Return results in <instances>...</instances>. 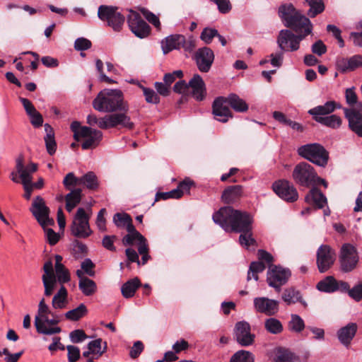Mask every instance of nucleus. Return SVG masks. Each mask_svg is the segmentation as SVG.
Instances as JSON below:
<instances>
[{
    "instance_id": "obj_12",
    "label": "nucleus",
    "mask_w": 362,
    "mask_h": 362,
    "mask_svg": "<svg viewBox=\"0 0 362 362\" xmlns=\"http://www.w3.org/2000/svg\"><path fill=\"white\" fill-rule=\"evenodd\" d=\"M336 259L334 250L328 245H321L316 253V264L320 273L328 271Z\"/></svg>"
},
{
    "instance_id": "obj_9",
    "label": "nucleus",
    "mask_w": 362,
    "mask_h": 362,
    "mask_svg": "<svg viewBox=\"0 0 362 362\" xmlns=\"http://www.w3.org/2000/svg\"><path fill=\"white\" fill-rule=\"evenodd\" d=\"M292 176L297 184L303 187H309L315 184L317 173L309 163L301 162L294 168Z\"/></svg>"
},
{
    "instance_id": "obj_61",
    "label": "nucleus",
    "mask_w": 362,
    "mask_h": 362,
    "mask_svg": "<svg viewBox=\"0 0 362 362\" xmlns=\"http://www.w3.org/2000/svg\"><path fill=\"white\" fill-rule=\"evenodd\" d=\"M91 47V42L84 37H78L75 40L74 48L78 51L87 50Z\"/></svg>"
},
{
    "instance_id": "obj_63",
    "label": "nucleus",
    "mask_w": 362,
    "mask_h": 362,
    "mask_svg": "<svg viewBox=\"0 0 362 362\" xmlns=\"http://www.w3.org/2000/svg\"><path fill=\"white\" fill-rule=\"evenodd\" d=\"M183 76V73L181 70H177L172 73L165 74L163 77V81L165 84H167L169 87L175 81L177 78H182Z\"/></svg>"
},
{
    "instance_id": "obj_56",
    "label": "nucleus",
    "mask_w": 362,
    "mask_h": 362,
    "mask_svg": "<svg viewBox=\"0 0 362 362\" xmlns=\"http://www.w3.org/2000/svg\"><path fill=\"white\" fill-rule=\"evenodd\" d=\"M56 279L60 284H63L70 281V274L67 269L64 265H62L61 269L56 268Z\"/></svg>"
},
{
    "instance_id": "obj_44",
    "label": "nucleus",
    "mask_w": 362,
    "mask_h": 362,
    "mask_svg": "<svg viewBox=\"0 0 362 362\" xmlns=\"http://www.w3.org/2000/svg\"><path fill=\"white\" fill-rule=\"evenodd\" d=\"M317 122L332 129H337L341 126V119L336 115H331L329 116L319 117V119H317Z\"/></svg>"
},
{
    "instance_id": "obj_55",
    "label": "nucleus",
    "mask_w": 362,
    "mask_h": 362,
    "mask_svg": "<svg viewBox=\"0 0 362 362\" xmlns=\"http://www.w3.org/2000/svg\"><path fill=\"white\" fill-rule=\"evenodd\" d=\"M145 100L148 103L158 104L160 102V98L158 94L151 88L142 87Z\"/></svg>"
},
{
    "instance_id": "obj_23",
    "label": "nucleus",
    "mask_w": 362,
    "mask_h": 362,
    "mask_svg": "<svg viewBox=\"0 0 362 362\" xmlns=\"http://www.w3.org/2000/svg\"><path fill=\"white\" fill-rule=\"evenodd\" d=\"M336 69L341 73L352 71L362 67V56L354 55L350 58L338 57L335 62Z\"/></svg>"
},
{
    "instance_id": "obj_29",
    "label": "nucleus",
    "mask_w": 362,
    "mask_h": 362,
    "mask_svg": "<svg viewBox=\"0 0 362 362\" xmlns=\"http://www.w3.org/2000/svg\"><path fill=\"white\" fill-rule=\"evenodd\" d=\"M337 108H340V105L338 103L334 101H327L323 105H318L309 110L308 113L317 122V119H319V117H325Z\"/></svg>"
},
{
    "instance_id": "obj_50",
    "label": "nucleus",
    "mask_w": 362,
    "mask_h": 362,
    "mask_svg": "<svg viewBox=\"0 0 362 362\" xmlns=\"http://www.w3.org/2000/svg\"><path fill=\"white\" fill-rule=\"evenodd\" d=\"M290 329L296 332H300L305 327L303 320L296 314L291 315V320L289 322Z\"/></svg>"
},
{
    "instance_id": "obj_41",
    "label": "nucleus",
    "mask_w": 362,
    "mask_h": 362,
    "mask_svg": "<svg viewBox=\"0 0 362 362\" xmlns=\"http://www.w3.org/2000/svg\"><path fill=\"white\" fill-rule=\"evenodd\" d=\"M67 295L66 288L64 286H62L52 298V307L55 309H62L65 308L67 303Z\"/></svg>"
},
{
    "instance_id": "obj_40",
    "label": "nucleus",
    "mask_w": 362,
    "mask_h": 362,
    "mask_svg": "<svg viewBox=\"0 0 362 362\" xmlns=\"http://www.w3.org/2000/svg\"><path fill=\"white\" fill-rule=\"evenodd\" d=\"M80 185H82L90 190H95L98 188L99 182L96 175L92 172H88L80 177Z\"/></svg>"
},
{
    "instance_id": "obj_25",
    "label": "nucleus",
    "mask_w": 362,
    "mask_h": 362,
    "mask_svg": "<svg viewBox=\"0 0 362 362\" xmlns=\"http://www.w3.org/2000/svg\"><path fill=\"white\" fill-rule=\"evenodd\" d=\"M16 170L20 175L24 189H27V185L32 183V174L37 170V164L30 163L25 167L22 160L18 159L16 160Z\"/></svg>"
},
{
    "instance_id": "obj_20",
    "label": "nucleus",
    "mask_w": 362,
    "mask_h": 362,
    "mask_svg": "<svg viewBox=\"0 0 362 362\" xmlns=\"http://www.w3.org/2000/svg\"><path fill=\"white\" fill-rule=\"evenodd\" d=\"M194 182L189 178H185L180 182L176 189L167 192H157L156 194V201L159 199H179L185 193H189L191 186Z\"/></svg>"
},
{
    "instance_id": "obj_57",
    "label": "nucleus",
    "mask_w": 362,
    "mask_h": 362,
    "mask_svg": "<svg viewBox=\"0 0 362 362\" xmlns=\"http://www.w3.org/2000/svg\"><path fill=\"white\" fill-rule=\"evenodd\" d=\"M67 349V357L69 362H76L80 358L81 351L78 347L73 345H68Z\"/></svg>"
},
{
    "instance_id": "obj_17",
    "label": "nucleus",
    "mask_w": 362,
    "mask_h": 362,
    "mask_svg": "<svg viewBox=\"0 0 362 362\" xmlns=\"http://www.w3.org/2000/svg\"><path fill=\"white\" fill-rule=\"evenodd\" d=\"M194 59L199 70L201 72L207 73L214 60V52L206 47L200 48L196 52Z\"/></svg>"
},
{
    "instance_id": "obj_22",
    "label": "nucleus",
    "mask_w": 362,
    "mask_h": 362,
    "mask_svg": "<svg viewBox=\"0 0 362 362\" xmlns=\"http://www.w3.org/2000/svg\"><path fill=\"white\" fill-rule=\"evenodd\" d=\"M43 270L45 274L42 276V280L45 287V295L49 296L52 294L57 284V279L53 271V263L52 260H49L45 263Z\"/></svg>"
},
{
    "instance_id": "obj_6",
    "label": "nucleus",
    "mask_w": 362,
    "mask_h": 362,
    "mask_svg": "<svg viewBox=\"0 0 362 362\" xmlns=\"http://www.w3.org/2000/svg\"><path fill=\"white\" fill-rule=\"evenodd\" d=\"M303 33L293 34L289 30H281L277 37V44L281 51L294 52L299 49L300 42L309 34H306V27L303 29Z\"/></svg>"
},
{
    "instance_id": "obj_64",
    "label": "nucleus",
    "mask_w": 362,
    "mask_h": 362,
    "mask_svg": "<svg viewBox=\"0 0 362 362\" xmlns=\"http://www.w3.org/2000/svg\"><path fill=\"white\" fill-rule=\"evenodd\" d=\"M275 362H296L293 354L288 351H283L279 354Z\"/></svg>"
},
{
    "instance_id": "obj_36",
    "label": "nucleus",
    "mask_w": 362,
    "mask_h": 362,
    "mask_svg": "<svg viewBox=\"0 0 362 362\" xmlns=\"http://www.w3.org/2000/svg\"><path fill=\"white\" fill-rule=\"evenodd\" d=\"M81 197V189L76 188L71 190V192L65 196L66 211L71 212L80 203Z\"/></svg>"
},
{
    "instance_id": "obj_5",
    "label": "nucleus",
    "mask_w": 362,
    "mask_h": 362,
    "mask_svg": "<svg viewBox=\"0 0 362 362\" xmlns=\"http://www.w3.org/2000/svg\"><path fill=\"white\" fill-rule=\"evenodd\" d=\"M98 16L116 32L121 30L125 20L124 16L118 11V8L113 6H100Z\"/></svg>"
},
{
    "instance_id": "obj_19",
    "label": "nucleus",
    "mask_w": 362,
    "mask_h": 362,
    "mask_svg": "<svg viewBox=\"0 0 362 362\" xmlns=\"http://www.w3.org/2000/svg\"><path fill=\"white\" fill-rule=\"evenodd\" d=\"M81 138L84 139L81 144V147L83 150L95 148L99 145L102 140L103 133L91 127H84L81 132Z\"/></svg>"
},
{
    "instance_id": "obj_7",
    "label": "nucleus",
    "mask_w": 362,
    "mask_h": 362,
    "mask_svg": "<svg viewBox=\"0 0 362 362\" xmlns=\"http://www.w3.org/2000/svg\"><path fill=\"white\" fill-rule=\"evenodd\" d=\"M49 314L52 315V313L45 303V298H42L38 304L37 313L35 317V326L39 334L53 335L61 332L62 329L59 327H44V322L47 320Z\"/></svg>"
},
{
    "instance_id": "obj_21",
    "label": "nucleus",
    "mask_w": 362,
    "mask_h": 362,
    "mask_svg": "<svg viewBox=\"0 0 362 362\" xmlns=\"http://www.w3.org/2000/svg\"><path fill=\"white\" fill-rule=\"evenodd\" d=\"M254 308L258 313L267 315H274L279 310V302L266 297H257L254 298Z\"/></svg>"
},
{
    "instance_id": "obj_2",
    "label": "nucleus",
    "mask_w": 362,
    "mask_h": 362,
    "mask_svg": "<svg viewBox=\"0 0 362 362\" xmlns=\"http://www.w3.org/2000/svg\"><path fill=\"white\" fill-rule=\"evenodd\" d=\"M95 110L102 112L127 111V106L124 102L123 93L118 89H104L93 101Z\"/></svg>"
},
{
    "instance_id": "obj_35",
    "label": "nucleus",
    "mask_w": 362,
    "mask_h": 362,
    "mask_svg": "<svg viewBox=\"0 0 362 362\" xmlns=\"http://www.w3.org/2000/svg\"><path fill=\"white\" fill-rule=\"evenodd\" d=\"M44 127L46 132V135L44 138L46 149L47 153L52 156L57 151V143L54 138V132L53 128L49 124H45Z\"/></svg>"
},
{
    "instance_id": "obj_24",
    "label": "nucleus",
    "mask_w": 362,
    "mask_h": 362,
    "mask_svg": "<svg viewBox=\"0 0 362 362\" xmlns=\"http://www.w3.org/2000/svg\"><path fill=\"white\" fill-rule=\"evenodd\" d=\"M225 98H217L213 103V114L215 118L221 122H226L232 117L231 112L227 106Z\"/></svg>"
},
{
    "instance_id": "obj_33",
    "label": "nucleus",
    "mask_w": 362,
    "mask_h": 362,
    "mask_svg": "<svg viewBox=\"0 0 362 362\" xmlns=\"http://www.w3.org/2000/svg\"><path fill=\"white\" fill-rule=\"evenodd\" d=\"M243 194L241 185H233L227 187L223 192L221 199L226 204L234 203L238 200Z\"/></svg>"
},
{
    "instance_id": "obj_53",
    "label": "nucleus",
    "mask_w": 362,
    "mask_h": 362,
    "mask_svg": "<svg viewBox=\"0 0 362 362\" xmlns=\"http://www.w3.org/2000/svg\"><path fill=\"white\" fill-rule=\"evenodd\" d=\"M139 11L150 23L154 25L158 30L160 28V22L157 16L145 8H139Z\"/></svg>"
},
{
    "instance_id": "obj_28",
    "label": "nucleus",
    "mask_w": 362,
    "mask_h": 362,
    "mask_svg": "<svg viewBox=\"0 0 362 362\" xmlns=\"http://www.w3.org/2000/svg\"><path fill=\"white\" fill-rule=\"evenodd\" d=\"M76 275L79 279L78 288L84 296H90L97 291V285L95 282L83 276V272L81 270H77Z\"/></svg>"
},
{
    "instance_id": "obj_27",
    "label": "nucleus",
    "mask_w": 362,
    "mask_h": 362,
    "mask_svg": "<svg viewBox=\"0 0 362 362\" xmlns=\"http://www.w3.org/2000/svg\"><path fill=\"white\" fill-rule=\"evenodd\" d=\"M192 89L193 97L197 100H202L206 94L205 83L199 74H194L189 81V89Z\"/></svg>"
},
{
    "instance_id": "obj_32",
    "label": "nucleus",
    "mask_w": 362,
    "mask_h": 362,
    "mask_svg": "<svg viewBox=\"0 0 362 362\" xmlns=\"http://www.w3.org/2000/svg\"><path fill=\"white\" fill-rule=\"evenodd\" d=\"M356 331V324L353 322L349 323L338 331L337 336L339 341L345 346H348L354 337Z\"/></svg>"
},
{
    "instance_id": "obj_15",
    "label": "nucleus",
    "mask_w": 362,
    "mask_h": 362,
    "mask_svg": "<svg viewBox=\"0 0 362 362\" xmlns=\"http://www.w3.org/2000/svg\"><path fill=\"white\" fill-rule=\"evenodd\" d=\"M99 124V128L103 129L113 128L117 125H121L129 129H132L134 127V124L131 122L129 117L124 113H115L105 115L100 118Z\"/></svg>"
},
{
    "instance_id": "obj_3",
    "label": "nucleus",
    "mask_w": 362,
    "mask_h": 362,
    "mask_svg": "<svg viewBox=\"0 0 362 362\" xmlns=\"http://www.w3.org/2000/svg\"><path fill=\"white\" fill-rule=\"evenodd\" d=\"M279 15L286 27L292 28L296 33H303L306 27V34H310L313 25L310 21L295 8L292 4L279 6Z\"/></svg>"
},
{
    "instance_id": "obj_42",
    "label": "nucleus",
    "mask_w": 362,
    "mask_h": 362,
    "mask_svg": "<svg viewBox=\"0 0 362 362\" xmlns=\"http://www.w3.org/2000/svg\"><path fill=\"white\" fill-rule=\"evenodd\" d=\"M317 288L320 291L333 293L337 291V280L332 276H327L318 282Z\"/></svg>"
},
{
    "instance_id": "obj_26",
    "label": "nucleus",
    "mask_w": 362,
    "mask_h": 362,
    "mask_svg": "<svg viewBox=\"0 0 362 362\" xmlns=\"http://www.w3.org/2000/svg\"><path fill=\"white\" fill-rule=\"evenodd\" d=\"M344 114L351 130L362 136V114L352 108H345Z\"/></svg>"
},
{
    "instance_id": "obj_48",
    "label": "nucleus",
    "mask_w": 362,
    "mask_h": 362,
    "mask_svg": "<svg viewBox=\"0 0 362 362\" xmlns=\"http://www.w3.org/2000/svg\"><path fill=\"white\" fill-rule=\"evenodd\" d=\"M102 339H97L95 340L91 341L88 344V349L90 350L92 354L97 355V358L102 356L107 349V344L105 342V346L102 350L101 348Z\"/></svg>"
},
{
    "instance_id": "obj_31",
    "label": "nucleus",
    "mask_w": 362,
    "mask_h": 362,
    "mask_svg": "<svg viewBox=\"0 0 362 362\" xmlns=\"http://www.w3.org/2000/svg\"><path fill=\"white\" fill-rule=\"evenodd\" d=\"M127 228L128 234L126 235L122 240L124 245H132L134 243H139L142 241H146V238L139 231L135 229V227L132 223V220L127 223L124 226Z\"/></svg>"
},
{
    "instance_id": "obj_51",
    "label": "nucleus",
    "mask_w": 362,
    "mask_h": 362,
    "mask_svg": "<svg viewBox=\"0 0 362 362\" xmlns=\"http://www.w3.org/2000/svg\"><path fill=\"white\" fill-rule=\"evenodd\" d=\"M346 101L351 106H357L362 110V104L358 101V97L355 92V88H349L345 92Z\"/></svg>"
},
{
    "instance_id": "obj_49",
    "label": "nucleus",
    "mask_w": 362,
    "mask_h": 362,
    "mask_svg": "<svg viewBox=\"0 0 362 362\" xmlns=\"http://www.w3.org/2000/svg\"><path fill=\"white\" fill-rule=\"evenodd\" d=\"M230 362H254V356L247 351H238L231 358Z\"/></svg>"
},
{
    "instance_id": "obj_37",
    "label": "nucleus",
    "mask_w": 362,
    "mask_h": 362,
    "mask_svg": "<svg viewBox=\"0 0 362 362\" xmlns=\"http://www.w3.org/2000/svg\"><path fill=\"white\" fill-rule=\"evenodd\" d=\"M282 299L287 305L300 302L304 306L307 305L306 303L303 300L300 293L293 288L285 289L282 294Z\"/></svg>"
},
{
    "instance_id": "obj_30",
    "label": "nucleus",
    "mask_w": 362,
    "mask_h": 362,
    "mask_svg": "<svg viewBox=\"0 0 362 362\" xmlns=\"http://www.w3.org/2000/svg\"><path fill=\"white\" fill-rule=\"evenodd\" d=\"M185 42V36L182 35H171L161 42V47L164 54H167L173 49H180L182 43Z\"/></svg>"
},
{
    "instance_id": "obj_34",
    "label": "nucleus",
    "mask_w": 362,
    "mask_h": 362,
    "mask_svg": "<svg viewBox=\"0 0 362 362\" xmlns=\"http://www.w3.org/2000/svg\"><path fill=\"white\" fill-rule=\"evenodd\" d=\"M308 204H315L317 209H322L327 204V198L320 190L314 187L305 197Z\"/></svg>"
},
{
    "instance_id": "obj_45",
    "label": "nucleus",
    "mask_w": 362,
    "mask_h": 362,
    "mask_svg": "<svg viewBox=\"0 0 362 362\" xmlns=\"http://www.w3.org/2000/svg\"><path fill=\"white\" fill-rule=\"evenodd\" d=\"M88 310L83 303H81L76 308L71 310L65 313V317L69 320L76 321L86 315Z\"/></svg>"
},
{
    "instance_id": "obj_46",
    "label": "nucleus",
    "mask_w": 362,
    "mask_h": 362,
    "mask_svg": "<svg viewBox=\"0 0 362 362\" xmlns=\"http://www.w3.org/2000/svg\"><path fill=\"white\" fill-rule=\"evenodd\" d=\"M310 6L308 15L314 18L325 10V5L322 0H306Z\"/></svg>"
},
{
    "instance_id": "obj_38",
    "label": "nucleus",
    "mask_w": 362,
    "mask_h": 362,
    "mask_svg": "<svg viewBox=\"0 0 362 362\" xmlns=\"http://www.w3.org/2000/svg\"><path fill=\"white\" fill-rule=\"evenodd\" d=\"M225 99L227 104L236 112H244L248 110V105L246 102L236 94H230Z\"/></svg>"
},
{
    "instance_id": "obj_43",
    "label": "nucleus",
    "mask_w": 362,
    "mask_h": 362,
    "mask_svg": "<svg viewBox=\"0 0 362 362\" xmlns=\"http://www.w3.org/2000/svg\"><path fill=\"white\" fill-rule=\"evenodd\" d=\"M264 328L271 334H278L283 331V325L278 319L270 317L265 320Z\"/></svg>"
},
{
    "instance_id": "obj_39",
    "label": "nucleus",
    "mask_w": 362,
    "mask_h": 362,
    "mask_svg": "<svg viewBox=\"0 0 362 362\" xmlns=\"http://www.w3.org/2000/svg\"><path fill=\"white\" fill-rule=\"evenodd\" d=\"M140 285L141 283L138 278H134L127 281L122 286L121 292L122 296L125 298L133 297Z\"/></svg>"
},
{
    "instance_id": "obj_59",
    "label": "nucleus",
    "mask_w": 362,
    "mask_h": 362,
    "mask_svg": "<svg viewBox=\"0 0 362 362\" xmlns=\"http://www.w3.org/2000/svg\"><path fill=\"white\" fill-rule=\"evenodd\" d=\"M138 251L139 254L142 255V264H145L150 258V256L148 254V247L146 240L138 243Z\"/></svg>"
},
{
    "instance_id": "obj_60",
    "label": "nucleus",
    "mask_w": 362,
    "mask_h": 362,
    "mask_svg": "<svg viewBox=\"0 0 362 362\" xmlns=\"http://www.w3.org/2000/svg\"><path fill=\"white\" fill-rule=\"evenodd\" d=\"M131 221V218L126 214L117 213L113 216V221L117 227H124Z\"/></svg>"
},
{
    "instance_id": "obj_10",
    "label": "nucleus",
    "mask_w": 362,
    "mask_h": 362,
    "mask_svg": "<svg viewBox=\"0 0 362 362\" xmlns=\"http://www.w3.org/2000/svg\"><path fill=\"white\" fill-rule=\"evenodd\" d=\"M291 275V271L281 266L270 267L267 272V281L270 287L276 291H281V287L285 285Z\"/></svg>"
},
{
    "instance_id": "obj_58",
    "label": "nucleus",
    "mask_w": 362,
    "mask_h": 362,
    "mask_svg": "<svg viewBox=\"0 0 362 362\" xmlns=\"http://www.w3.org/2000/svg\"><path fill=\"white\" fill-rule=\"evenodd\" d=\"M349 296L356 301H360L362 299V282L356 284L349 291Z\"/></svg>"
},
{
    "instance_id": "obj_14",
    "label": "nucleus",
    "mask_w": 362,
    "mask_h": 362,
    "mask_svg": "<svg viewBox=\"0 0 362 362\" xmlns=\"http://www.w3.org/2000/svg\"><path fill=\"white\" fill-rule=\"evenodd\" d=\"M127 23L132 32L139 38H144L150 33L149 25L141 18L136 11L129 9Z\"/></svg>"
},
{
    "instance_id": "obj_16",
    "label": "nucleus",
    "mask_w": 362,
    "mask_h": 362,
    "mask_svg": "<svg viewBox=\"0 0 362 362\" xmlns=\"http://www.w3.org/2000/svg\"><path fill=\"white\" fill-rule=\"evenodd\" d=\"M274 192L282 199L293 202L298 199V194L293 185L287 180H279L273 184Z\"/></svg>"
},
{
    "instance_id": "obj_52",
    "label": "nucleus",
    "mask_w": 362,
    "mask_h": 362,
    "mask_svg": "<svg viewBox=\"0 0 362 362\" xmlns=\"http://www.w3.org/2000/svg\"><path fill=\"white\" fill-rule=\"evenodd\" d=\"M80 177H76L74 173H69L63 180V185L68 190H73L72 187L80 185Z\"/></svg>"
},
{
    "instance_id": "obj_18",
    "label": "nucleus",
    "mask_w": 362,
    "mask_h": 362,
    "mask_svg": "<svg viewBox=\"0 0 362 362\" xmlns=\"http://www.w3.org/2000/svg\"><path fill=\"white\" fill-rule=\"evenodd\" d=\"M234 334L237 341L241 346H248L254 342L255 334H251L250 325L245 321H240L235 324Z\"/></svg>"
},
{
    "instance_id": "obj_47",
    "label": "nucleus",
    "mask_w": 362,
    "mask_h": 362,
    "mask_svg": "<svg viewBox=\"0 0 362 362\" xmlns=\"http://www.w3.org/2000/svg\"><path fill=\"white\" fill-rule=\"evenodd\" d=\"M265 267V264L262 262H252L249 268L247 279L249 281L253 278L255 281H257L258 274L262 272Z\"/></svg>"
},
{
    "instance_id": "obj_54",
    "label": "nucleus",
    "mask_w": 362,
    "mask_h": 362,
    "mask_svg": "<svg viewBox=\"0 0 362 362\" xmlns=\"http://www.w3.org/2000/svg\"><path fill=\"white\" fill-rule=\"evenodd\" d=\"M218 35V32L216 29L211 28H205L200 35V38L206 44H210L214 37Z\"/></svg>"
},
{
    "instance_id": "obj_1",
    "label": "nucleus",
    "mask_w": 362,
    "mask_h": 362,
    "mask_svg": "<svg viewBox=\"0 0 362 362\" xmlns=\"http://www.w3.org/2000/svg\"><path fill=\"white\" fill-rule=\"evenodd\" d=\"M212 218L225 231L240 233L239 243L243 247L248 249L255 245L252 233L253 218L250 214L223 206L213 214Z\"/></svg>"
},
{
    "instance_id": "obj_4",
    "label": "nucleus",
    "mask_w": 362,
    "mask_h": 362,
    "mask_svg": "<svg viewBox=\"0 0 362 362\" xmlns=\"http://www.w3.org/2000/svg\"><path fill=\"white\" fill-rule=\"evenodd\" d=\"M298 154L321 167H325L328 162L329 153L326 149L319 144H309L298 148Z\"/></svg>"
},
{
    "instance_id": "obj_8",
    "label": "nucleus",
    "mask_w": 362,
    "mask_h": 362,
    "mask_svg": "<svg viewBox=\"0 0 362 362\" xmlns=\"http://www.w3.org/2000/svg\"><path fill=\"white\" fill-rule=\"evenodd\" d=\"M90 216L83 208H78L71 226V234L78 238L89 237L92 230L89 225Z\"/></svg>"
},
{
    "instance_id": "obj_13",
    "label": "nucleus",
    "mask_w": 362,
    "mask_h": 362,
    "mask_svg": "<svg viewBox=\"0 0 362 362\" xmlns=\"http://www.w3.org/2000/svg\"><path fill=\"white\" fill-rule=\"evenodd\" d=\"M339 261L344 272H348L353 270L358 262L356 247L349 243L344 244L340 250Z\"/></svg>"
},
{
    "instance_id": "obj_11",
    "label": "nucleus",
    "mask_w": 362,
    "mask_h": 362,
    "mask_svg": "<svg viewBox=\"0 0 362 362\" xmlns=\"http://www.w3.org/2000/svg\"><path fill=\"white\" fill-rule=\"evenodd\" d=\"M30 211L43 228L54 224V221L49 216V209L40 196L36 197L33 201Z\"/></svg>"
},
{
    "instance_id": "obj_62",
    "label": "nucleus",
    "mask_w": 362,
    "mask_h": 362,
    "mask_svg": "<svg viewBox=\"0 0 362 362\" xmlns=\"http://www.w3.org/2000/svg\"><path fill=\"white\" fill-rule=\"evenodd\" d=\"M69 337L73 343H80L84 341L88 337L82 329H76L69 334Z\"/></svg>"
}]
</instances>
